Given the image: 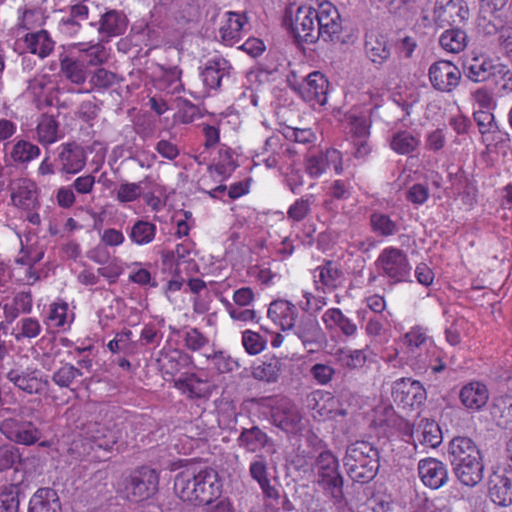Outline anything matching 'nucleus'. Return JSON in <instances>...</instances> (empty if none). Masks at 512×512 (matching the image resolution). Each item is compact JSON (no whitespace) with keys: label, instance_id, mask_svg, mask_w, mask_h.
Segmentation results:
<instances>
[{"label":"nucleus","instance_id":"obj_21","mask_svg":"<svg viewBox=\"0 0 512 512\" xmlns=\"http://www.w3.org/2000/svg\"><path fill=\"white\" fill-rule=\"evenodd\" d=\"M37 374L36 369L18 367L8 371L6 378L18 389L29 394H38L44 385H48V381H43Z\"/></svg>","mask_w":512,"mask_h":512},{"label":"nucleus","instance_id":"obj_31","mask_svg":"<svg viewBox=\"0 0 512 512\" xmlns=\"http://www.w3.org/2000/svg\"><path fill=\"white\" fill-rule=\"evenodd\" d=\"M333 164L335 171L339 174L343 167L341 153L338 150H328L325 155L311 156L307 160L306 171L311 177L320 176L328 165Z\"/></svg>","mask_w":512,"mask_h":512},{"label":"nucleus","instance_id":"obj_40","mask_svg":"<svg viewBox=\"0 0 512 512\" xmlns=\"http://www.w3.org/2000/svg\"><path fill=\"white\" fill-rule=\"evenodd\" d=\"M23 495L20 484H10L0 490V512H19Z\"/></svg>","mask_w":512,"mask_h":512},{"label":"nucleus","instance_id":"obj_47","mask_svg":"<svg viewBox=\"0 0 512 512\" xmlns=\"http://www.w3.org/2000/svg\"><path fill=\"white\" fill-rule=\"evenodd\" d=\"M117 81L118 77L115 73L110 72L104 68H98L90 76L89 84L91 85V88L84 90V92L89 93L94 88L99 90H106L116 84ZM78 92L81 93L83 90H78Z\"/></svg>","mask_w":512,"mask_h":512},{"label":"nucleus","instance_id":"obj_61","mask_svg":"<svg viewBox=\"0 0 512 512\" xmlns=\"http://www.w3.org/2000/svg\"><path fill=\"white\" fill-rule=\"evenodd\" d=\"M473 118L481 134L492 132L493 128H497L494 115L489 111H476Z\"/></svg>","mask_w":512,"mask_h":512},{"label":"nucleus","instance_id":"obj_64","mask_svg":"<svg viewBox=\"0 0 512 512\" xmlns=\"http://www.w3.org/2000/svg\"><path fill=\"white\" fill-rule=\"evenodd\" d=\"M334 374V368L326 364L317 363L311 367V375L321 385L328 384Z\"/></svg>","mask_w":512,"mask_h":512},{"label":"nucleus","instance_id":"obj_57","mask_svg":"<svg viewBox=\"0 0 512 512\" xmlns=\"http://www.w3.org/2000/svg\"><path fill=\"white\" fill-rule=\"evenodd\" d=\"M142 192L140 183H122L118 190L116 198L121 203L135 201Z\"/></svg>","mask_w":512,"mask_h":512},{"label":"nucleus","instance_id":"obj_9","mask_svg":"<svg viewBox=\"0 0 512 512\" xmlns=\"http://www.w3.org/2000/svg\"><path fill=\"white\" fill-rule=\"evenodd\" d=\"M375 265L379 274L394 283L409 281L412 267L406 253L395 247H387L378 256Z\"/></svg>","mask_w":512,"mask_h":512},{"label":"nucleus","instance_id":"obj_41","mask_svg":"<svg viewBox=\"0 0 512 512\" xmlns=\"http://www.w3.org/2000/svg\"><path fill=\"white\" fill-rule=\"evenodd\" d=\"M334 357L339 365L349 369H358L365 365L367 356L364 350L338 349Z\"/></svg>","mask_w":512,"mask_h":512},{"label":"nucleus","instance_id":"obj_63","mask_svg":"<svg viewBox=\"0 0 512 512\" xmlns=\"http://www.w3.org/2000/svg\"><path fill=\"white\" fill-rule=\"evenodd\" d=\"M304 301L299 303L300 308L309 313L308 315H312L320 311L325 305L326 301L324 297H315L312 293L305 292L304 293Z\"/></svg>","mask_w":512,"mask_h":512},{"label":"nucleus","instance_id":"obj_34","mask_svg":"<svg viewBox=\"0 0 512 512\" xmlns=\"http://www.w3.org/2000/svg\"><path fill=\"white\" fill-rule=\"evenodd\" d=\"M86 69L87 62L79 57L65 56L60 60V72L73 84L81 85L86 81Z\"/></svg>","mask_w":512,"mask_h":512},{"label":"nucleus","instance_id":"obj_46","mask_svg":"<svg viewBox=\"0 0 512 512\" xmlns=\"http://www.w3.org/2000/svg\"><path fill=\"white\" fill-rule=\"evenodd\" d=\"M156 226L148 221L138 220L131 228L130 238L138 244L144 245L152 242L155 237Z\"/></svg>","mask_w":512,"mask_h":512},{"label":"nucleus","instance_id":"obj_62","mask_svg":"<svg viewBox=\"0 0 512 512\" xmlns=\"http://www.w3.org/2000/svg\"><path fill=\"white\" fill-rule=\"evenodd\" d=\"M184 342L189 350L197 351L208 343V339L197 328H192L185 333Z\"/></svg>","mask_w":512,"mask_h":512},{"label":"nucleus","instance_id":"obj_56","mask_svg":"<svg viewBox=\"0 0 512 512\" xmlns=\"http://www.w3.org/2000/svg\"><path fill=\"white\" fill-rule=\"evenodd\" d=\"M203 382L195 375L192 374L185 380H179L176 385L183 388L191 398H202L206 395V391L201 388Z\"/></svg>","mask_w":512,"mask_h":512},{"label":"nucleus","instance_id":"obj_36","mask_svg":"<svg viewBox=\"0 0 512 512\" xmlns=\"http://www.w3.org/2000/svg\"><path fill=\"white\" fill-rule=\"evenodd\" d=\"M415 433L417 435L418 441L423 446L436 448L442 442L441 429L439 425L433 420H421Z\"/></svg>","mask_w":512,"mask_h":512},{"label":"nucleus","instance_id":"obj_14","mask_svg":"<svg viewBox=\"0 0 512 512\" xmlns=\"http://www.w3.org/2000/svg\"><path fill=\"white\" fill-rule=\"evenodd\" d=\"M233 67L222 56L209 59L201 70L200 76L204 87L208 91H219L223 84L230 81Z\"/></svg>","mask_w":512,"mask_h":512},{"label":"nucleus","instance_id":"obj_1","mask_svg":"<svg viewBox=\"0 0 512 512\" xmlns=\"http://www.w3.org/2000/svg\"><path fill=\"white\" fill-rule=\"evenodd\" d=\"M174 488L184 501L209 505L220 497L222 482L215 469L191 466L176 476Z\"/></svg>","mask_w":512,"mask_h":512},{"label":"nucleus","instance_id":"obj_17","mask_svg":"<svg viewBox=\"0 0 512 512\" xmlns=\"http://www.w3.org/2000/svg\"><path fill=\"white\" fill-rule=\"evenodd\" d=\"M436 23L440 27L459 26L469 15L464 0H439L434 11Z\"/></svg>","mask_w":512,"mask_h":512},{"label":"nucleus","instance_id":"obj_52","mask_svg":"<svg viewBox=\"0 0 512 512\" xmlns=\"http://www.w3.org/2000/svg\"><path fill=\"white\" fill-rule=\"evenodd\" d=\"M162 71L161 82L166 85V88H170L172 93H178L184 90V86L181 82L182 71L179 67H162Z\"/></svg>","mask_w":512,"mask_h":512},{"label":"nucleus","instance_id":"obj_27","mask_svg":"<svg viewBox=\"0 0 512 512\" xmlns=\"http://www.w3.org/2000/svg\"><path fill=\"white\" fill-rule=\"evenodd\" d=\"M365 53L374 64L382 65L391 56V48L385 35L377 32L367 33L365 36Z\"/></svg>","mask_w":512,"mask_h":512},{"label":"nucleus","instance_id":"obj_28","mask_svg":"<svg viewBox=\"0 0 512 512\" xmlns=\"http://www.w3.org/2000/svg\"><path fill=\"white\" fill-rule=\"evenodd\" d=\"M251 478L258 483L267 498L278 499V490L270 484L268 478V463L263 455H256L249 465Z\"/></svg>","mask_w":512,"mask_h":512},{"label":"nucleus","instance_id":"obj_18","mask_svg":"<svg viewBox=\"0 0 512 512\" xmlns=\"http://www.w3.org/2000/svg\"><path fill=\"white\" fill-rule=\"evenodd\" d=\"M394 401L404 406H419L426 400V391L419 381L402 378L394 382L392 388Z\"/></svg>","mask_w":512,"mask_h":512},{"label":"nucleus","instance_id":"obj_44","mask_svg":"<svg viewBox=\"0 0 512 512\" xmlns=\"http://www.w3.org/2000/svg\"><path fill=\"white\" fill-rule=\"evenodd\" d=\"M40 149L29 141L19 140L12 148L10 156L16 163L24 164L38 157Z\"/></svg>","mask_w":512,"mask_h":512},{"label":"nucleus","instance_id":"obj_2","mask_svg":"<svg viewBox=\"0 0 512 512\" xmlns=\"http://www.w3.org/2000/svg\"><path fill=\"white\" fill-rule=\"evenodd\" d=\"M448 459L458 481L473 487L483 478L484 464L477 444L469 437L456 436L448 446Z\"/></svg>","mask_w":512,"mask_h":512},{"label":"nucleus","instance_id":"obj_16","mask_svg":"<svg viewBox=\"0 0 512 512\" xmlns=\"http://www.w3.org/2000/svg\"><path fill=\"white\" fill-rule=\"evenodd\" d=\"M272 424L286 433L295 434L301 430L302 416L297 406L288 398H281L270 417Z\"/></svg>","mask_w":512,"mask_h":512},{"label":"nucleus","instance_id":"obj_45","mask_svg":"<svg viewBox=\"0 0 512 512\" xmlns=\"http://www.w3.org/2000/svg\"><path fill=\"white\" fill-rule=\"evenodd\" d=\"M281 370V363L278 359L273 358L268 362L253 368L252 375L255 379L265 381L267 383H274L278 380Z\"/></svg>","mask_w":512,"mask_h":512},{"label":"nucleus","instance_id":"obj_19","mask_svg":"<svg viewBox=\"0 0 512 512\" xmlns=\"http://www.w3.org/2000/svg\"><path fill=\"white\" fill-rule=\"evenodd\" d=\"M127 17L122 11L106 10L97 23L90 22V26H97L101 41L108 42L112 37L124 34L127 28Z\"/></svg>","mask_w":512,"mask_h":512},{"label":"nucleus","instance_id":"obj_20","mask_svg":"<svg viewBox=\"0 0 512 512\" xmlns=\"http://www.w3.org/2000/svg\"><path fill=\"white\" fill-rule=\"evenodd\" d=\"M418 473L424 485L432 489L441 488L449 478L446 465L436 458L420 460Z\"/></svg>","mask_w":512,"mask_h":512},{"label":"nucleus","instance_id":"obj_10","mask_svg":"<svg viewBox=\"0 0 512 512\" xmlns=\"http://www.w3.org/2000/svg\"><path fill=\"white\" fill-rule=\"evenodd\" d=\"M288 82L290 87L297 91L305 101L321 106L326 103L329 81L320 71L311 72L302 82H297L296 79L292 81L291 78H288Z\"/></svg>","mask_w":512,"mask_h":512},{"label":"nucleus","instance_id":"obj_58","mask_svg":"<svg viewBox=\"0 0 512 512\" xmlns=\"http://www.w3.org/2000/svg\"><path fill=\"white\" fill-rule=\"evenodd\" d=\"M212 361L220 373H228L239 368V363L223 351L215 352Z\"/></svg>","mask_w":512,"mask_h":512},{"label":"nucleus","instance_id":"obj_60","mask_svg":"<svg viewBox=\"0 0 512 512\" xmlns=\"http://www.w3.org/2000/svg\"><path fill=\"white\" fill-rule=\"evenodd\" d=\"M41 332V325L34 318H23L21 320V330L15 334V339L20 341L22 338H35Z\"/></svg>","mask_w":512,"mask_h":512},{"label":"nucleus","instance_id":"obj_5","mask_svg":"<svg viewBox=\"0 0 512 512\" xmlns=\"http://www.w3.org/2000/svg\"><path fill=\"white\" fill-rule=\"evenodd\" d=\"M77 427L80 429L83 446H87L89 450L103 453L119 451V430L93 420L82 422Z\"/></svg>","mask_w":512,"mask_h":512},{"label":"nucleus","instance_id":"obj_13","mask_svg":"<svg viewBox=\"0 0 512 512\" xmlns=\"http://www.w3.org/2000/svg\"><path fill=\"white\" fill-rule=\"evenodd\" d=\"M429 80L434 89L440 92H452L460 83L461 71L451 61L440 60L429 68Z\"/></svg>","mask_w":512,"mask_h":512},{"label":"nucleus","instance_id":"obj_33","mask_svg":"<svg viewBox=\"0 0 512 512\" xmlns=\"http://www.w3.org/2000/svg\"><path fill=\"white\" fill-rule=\"evenodd\" d=\"M9 189L13 205L25 209L34 206L36 201L35 190L29 181L18 179L10 183Z\"/></svg>","mask_w":512,"mask_h":512},{"label":"nucleus","instance_id":"obj_23","mask_svg":"<svg viewBox=\"0 0 512 512\" xmlns=\"http://www.w3.org/2000/svg\"><path fill=\"white\" fill-rule=\"evenodd\" d=\"M237 442L239 447L249 453H257L262 449L274 447L273 439L257 425L242 428Z\"/></svg>","mask_w":512,"mask_h":512},{"label":"nucleus","instance_id":"obj_50","mask_svg":"<svg viewBox=\"0 0 512 512\" xmlns=\"http://www.w3.org/2000/svg\"><path fill=\"white\" fill-rule=\"evenodd\" d=\"M58 123L52 116H44L37 126L40 142L50 144L56 141Z\"/></svg>","mask_w":512,"mask_h":512},{"label":"nucleus","instance_id":"obj_38","mask_svg":"<svg viewBox=\"0 0 512 512\" xmlns=\"http://www.w3.org/2000/svg\"><path fill=\"white\" fill-rule=\"evenodd\" d=\"M326 328L338 327L346 336H353L357 331V326L338 308L328 309L322 316Z\"/></svg>","mask_w":512,"mask_h":512},{"label":"nucleus","instance_id":"obj_6","mask_svg":"<svg viewBox=\"0 0 512 512\" xmlns=\"http://www.w3.org/2000/svg\"><path fill=\"white\" fill-rule=\"evenodd\" d=\"M77 427L80 429L83 446H87L89 450L103 453L119 451V430L93 420L82 422Z\"/></svg>","mask_w":512,"mask_h":512},{"label":"nucleus","instance_id":"obj_15","mask_svg":"<svg viewBox=\"0 0 512 512\" xmlns=\"http://www.w3.org/2000/svg\"><path fill=\"white\" fill-rule=\"evenodd\" d=\"M0 431L10 441L27 446L36 443L42 436L33 422L13 418L2 421Z\"/></svg>","mask_w":512,"mask_h":512},{"label":"nucleus","instance_id":"obj_22","mask_svg":"<svg viewBox=\"0 0 512 512\" xmlns=\"http://www.w3.org/2000/svg\"><path fill=\"white\" fill-rule=\"evenodd\" d=\"M58 162L62 173L76 174L86 164V153L82 146L76 143H66L61 146Z\"/></svg>","mask_w":512,"mask_h":512},{"label":"nucleus","instance_id":"obj_29","mask_svg":"<svg viewBox=\"0 0 512 512\" xmlns=\"http://www.w3.org/2000/svg\"><path fill=\"white\" fill-rule=\"evenodd\" d=\"M28 512H61V503L56 490L39 488L30 498Z\"/></svg>","mask_w":512,"mask_h":512},{"label":"nucleus","instance_id":"obj_32","mask_svg":"<svg viewBox=\"0 0 512 512\" xmlns=\"http://www.w3.org/2000/svg\"><path fill=\"white\" fill-rule=\"evenodd\" d=\"M490 414L498 427L512 430V395L495 397L490 407Z\"/></svg>","mask_w":512,"mask_h":512},{"label":"nucleus","instance_id":"obj_11","mask_svg":"<svg viewBox=\"0 0 512 512\" xmlns=\"http://www.w3.org/2000/svg\"><path fill=\"white\" fill-rule=\"evenodd\" d=\"M319 38L324 41L340 40L342 22L338 9L331 2H322L315 8Z\"/></svg>","mask_w":512,"mask_h":512},{"label":"nucleus","instance_id":"obj_8","mask_svg":"<svg viewBox=\"0 0 512 512\" xmlns=\"http://www.w3.org/2000/svg\"><path fill=\"white\" fill-rule=\"evenodd\" d=\"M316 16L314 7L300 6L294 16L285 15L284 25L298 43L314 44L320 39Z\"/></svg>","mask_w":512,"mask_h":512},{"label":"nucleus","instance_id":"obj_53","mask_svg":"<svg viewBox=\"0 0 512 512\" xmlns=\"http://www.w3.org/2000/svg\"><path fill=\"white\" fill-rule=\"evenodd\" d=\"M180 121L184 124L192 123L199 115V109L188 99L178 97L175 99Z\"/></svg>","mask_w":512,"mask_h":512},{"label":"nucleus","instance_id":"obj_55","mask_svg":"<svg viewBox=\"0 0 512 512\" xmlns=\"http://www.w3.org/2000/svg\"><path fill=\"white\" fill-rule=\"evenodd\" d=\"M316 271L319 272L320 282L327 287H336L337 281L342 275V272L330 261Z\"/></svg>","mask_w":512,"mask_h":512},{"label":"nucleus","instance_id":"obj_24","mask_svg":"<svg viewBox=\"0 0 512 512\" xmlns=\"http://www.w3.org/2000/svg\"><path fill=\"white\" fill-rule=\"evenodd\" d=\"M503 68L485 56L473 57L463 64L465 75L474 82L486 81L496 73H501Z\"/></svg>","mask_w":512,"mask_h":512},{"label":"nucleus","instance_id":"obj_35","mask_svg":"<svg viewBox=\"0 0 512 512\" xmlns=\"http://www.w3.org/2000/svg\"><path fill=\"white\" fill-rule=\"evenodd\" d=\"M468 36L459 26L446 29L439 37L440 46L449 53H459L465 49Z\"/></svg>","mask_w":512,"mask_h":512},{"label":"nucleus","instance_id":"obj_42","mask_svg":"<svg viewBox=\"0 0 512 512\" xmlns=\"http://www.w3.org/2000/svg\"><path fill=\"white\" fill-rule=\"evenodd\" d=\"M22 466V457L17 447L12 444H4L0 446V472L8 469H14L15 472L20 471Z\"/></svg>","mask_w":512,"mask_h":512},{"label":"nucleus","instance_id":"obj_43","mask_svg":"<svg viewBox=\"0 0 512 512\" xmlns=\"http://www.w3.org/2000/svg\"><path fill=\"white\" fill-rule=\"evenodd\" d=\"M82 375L80 368L65 363L53 373L52 381L60 388H71L76 379Z\"/></svg>","mask_w":512,"mask_h":512},{"label":"nucleus","instance_id":"obj_49","mask_svg":"<svg viewBox=\"0 0 512 512\" xmlns=\"http://www.w3.org/2000/svg\"><path fill=\"white\" fill-rule=\"evenodd\" d=\"M187 360V354L174 349L166 352L159 361H162V367L166 370V373L173 375L187 363Z\"/></svg>","mask_w":512,"mask_h":512},{"label":"nucleus","instance_id":"obj_51","mask_svg":"<svg viewBox=\"0 0 512 512\" xmlns=\"http://www.w3.org/2000/svg\"><path fill=\"white\" fill-rule=\"evenodd\" d=\"M50 81L47 79L45 75L36 76L33 79L28 81L27 92L32 94L35 101L39 104L45 101L46 105L51 106L52 98L45 96V89Z\"/></svg>","mask_w":512,"mask_h":512},{"label":"nucleus","instance_id":"obj_30","mask_svg":"<svg viewBox=\"0 0 512 512\" xmlns=\"http://www.w3.org/2000/svg\"><path fill=\"white\" fill-rule=\"evenodd\" d=\"M459 398L467 409L479 410L487 403L489 392L485 384L474 381L462 387Z\"/></svg>","mask_w":512,"mask_h":512},{"label":"nucleus","instance_id":"obj_7","mask_svg":"<svg viewBox=\"0 0 512 512\" xmlns=\"http://www.w3.org/2000/svg\"><path fill=\"white\" fill-rule=\"evenodd\" d=\"M158 484L156 470L143 466L122 480L121 490L129 501L140 502L153 496L158 490Z\"/></svg>","mask_w":512,"mask_h":512},{"label":"nucleus","instance_id":"obj_37","mask_svg":"<svg viewBox=\"0 0 512 512\" xmlns=\"http://www.w3.org/2000/svg\"><path fill=\"white\" fill-rule=\"evenodd\" d=\"M389 144L395 153L407 155L418 148L420 140L407 130H399L392 134Z\"/></svg>","mask_w":512,"mask_h":512},{"label":"nucleus","instance_id":"obj_26","mask_svg":"<svg viewBox=\"0 0 512 512\" xmlns=\"http://www.w3.org/2000/svg\"><path fill=\"white\" fill-rule=\"evenodd\" d=\"M268 317L278 323L282 330H291L298 317L297 307L287 300H275L268 308Z\"/></svg>","mask_w":512,"mask_h":512},{"label":"nucleus","instance_id":"obj_39","mask_svg":"<svg viewBox=\"0 0 512 512\" xmlns=\"http://www.w3.org/2000/svg\"><path fill=\"white\" fill-rule=\"evenodd\" d=\"M27 49L39 55L41 58L48 56L53 50L54 43L46 30H40L36 33L27 34L25 37Z\"/></svg>","mask_w":512,"mask_h":512},{"label":"nucleus","instance_id":"obj_12","mask_svg":"<svg viewBox=\"0 0 512 512\" xmlns=\"http://www.w3.org/2000/svg\"><path fill=\"white\" fill-rule=\"evenodd\" d=\"M308 352L319 351L326 343V335L313 315H304L291 329Z\"/></svg>","mask_w":512,"mask_h":512},{"label":"nucleus","instance_id":"obj_4","mask_svg":"<svg viewBox=\"0 0 512 512\" xmlns=\"http://www.w3.org/2000/svg\"><path fill=\"white\" fill-rule=\"evenodd\" d=\"M315 483L321 488L323 495L337 509L347 505L344 494V477L340 471L338 458L328 449H323L315 459Z\"/></svg>","mask_w":512,"mask_h":512},{"label":"nucleus","instance_id":"obj_54","mask_svg":"<svg viewBox=\"0 0 512 512\" xmlns=\"http://www.w3.org/2000/svg\"><path fill=\"white\" fill-rule=\"evenodd\" d=\"M242 343L247 353L256 355L263 351L266 341L258 333L247 330L243 332Z\"/></svg>","mask_w":512,"mask_h":512},{"label":"nucleus","instance_id":"obj_25","mask_svg":"<svg viewBox=\"0 0 512 512\" xmlns=\"http://www.w3.org/2000/svg\"><path fill=\"white\" fill-rule=\"evenodd\" d=\"M488 494L496 505L507 507L512 504V476L494 472L488 482Z\"/></svg>","mask_w":512,"mask_h":512},{"label":"nucleus","instance_id":"obj_3","mask_svg":"<svg viewBox=\"0 0 512 512\" xmlns=\"http://www.w3.org/2000/svg\"><path fill=\"white\" fill-rule=\"evenodd\" d=\"M343 464L352 481L369 483L376 477L380 468L379 449L369 441L352 442L346 448Z\"/></svg>","mask_w":512,"mask_h":512},{"label":"nucleus","instance_id":"obj_59","mask_svg":"<svg viewBox=\"0 0 512 512\" xmlns=\"http://www.w3.org/2000/svg\"><path fill=\"white\" fill-rule=\"evenodd\" d=\"M312 198L313 196L309 195L305 198L303 197L297 200L293 205H291L287 212L289 218L293 219L294 221L303 220L310 212Z\"/></svg>","mask_w":512,"mask_h":512},{"label":"nucleus","instance_id":"obj_48","mask_svg":"<svg viewBox=\"0 0 512 512\" xmlns=\"http://www.w3.org/2000/svg\"><path fill=\"white\" fill-rule=\"evenodd\" d=\"M370 224L375 233L388 237L397 232V224L388 215L383 213H372L370 216Z\"/></svg>","mask_w":512,"mask_h":512}]
</instances>
